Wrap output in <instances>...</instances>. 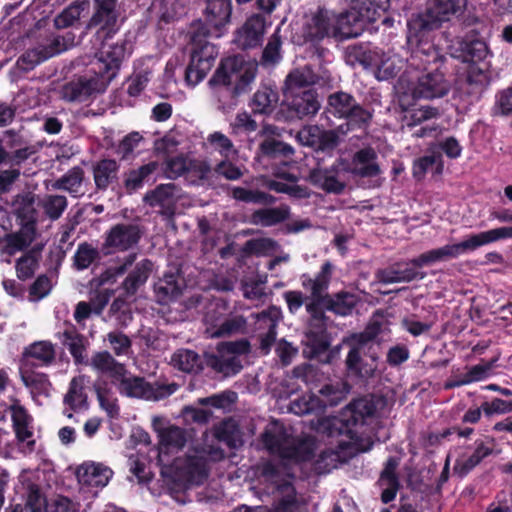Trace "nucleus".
<instances>
[{
    "instance_id": "1",
    "label": "nucleus",
    "mask_w": 512,
    "mask_h": 512,
    "mask_svg": "<svg viewBox=\"0 0 512 512\" xmlns=\"http://www.w3.org/2000/svg\"><path fill=\"white\" fill-rule=\"evenodd\" d=\"M381 400L373 396L359 398L347 405L339 417H326L319 421L317 429L329 436L346 435L349 442H338L340 448L352 445L360 451L372 446V424L375 422Z\"/></svg>"
},
{
    "instance_id": "2",
    "label": "nucleus",
    "mask_w": 512,
    "mask_h": 512,
    "mask_svg": "<svg viewBox=\"0 0 512 512\" xmlns=\"http://www.w3.org/2000/svg\"><path fill=\"white\" fill-rule=\"evenodd\" d=\"M467 0H429L425 12L413 16L408 21L407 44L411 47V65H418L425 56L426 63H436L440 59L439 50L425 39L427 33L438 29L442 23L459 17L465 10Z\"/></svg>"
},
{
    "instance_id": "3",
    "label": "nucleus",
    "mask_w": 512,
    "mask_h": 512,
    "mask_svg": "<svg viewBox=\"0 0 512 512\" xmlns=\"http://www.w3.org/2000/svg\"><path fill=\"white\" fill-rule=\"evenodd\" d=\"M411 57L407 59V69L400 76L395 87L397 94H409L411 99H434L445 96L450 89L449 83L443 74L438 71L442 55L436 63H426L425 56L418 65L410 64Z\"/></svg>"
},
{
    "instance_id": "4",
    "label": "nucleus",
    "mask_w": 512,
    "mask_h": 512,
    "mask_svg": "<svg viewBox=\"0 0 512 512\" xmlns=\"http://www.w3.org/2000/svg\"><path fill=\"white\" fill-rule=\"evenodd\" d=\"M389 6L390 0H352L350 9L333 12L332 37L344 40L360 36L366 25L376 21Z\"/></svg>"
},
{
    "instance_id": "5",
    "label": "nucleus",
    "mask_w": 512,
    "mask_h": 512,
    "mask_svg": "<svg viewBox=\"0 0 512 512\" xmlns=\"http://www.w3.org/2000/svg\"><path fill=\"white\" fill-rule=\"evenodd\" d=\"M263 442L272 454L294 462L309 460L316 448L313 437H295L289 429L276 421L266 429L263 434Z\"/></svg>"
},
{
    "instance_id": "6",
    "label": "nucleus",
    "mask_w": 512,
    "mask_h": 512,
    "mask_svg": "<svg viewBox=\"0 0 512 512\" xmlns=\"http://www.w3.org/2000/svg\"><path fill=\"white\" fill-rule=\"evenodd\" d=\"M377 331L368 328L365 332L352 335L343 340V344L349 348L346 357V366L350 373L360 378H370L374 375L378 356L371 352L375 343Z\"/></svg>"
},
{
    "instance_id": "7",
    "label": "nucleus",
    "mask_w": 512,
    "mask_h": 512,
    "mask_svg": "<svg viewBox=\"0 0 512 512\" xmlns=\"http://www.w3.org/2000/svg\"><path fill=\"white\" fill-rule=\"evenodd\" d=\"M257 72V64L246 61L242 56L224 59L209 80L211 86L223 85L233 93L241 94L250 88Z\"/></svg>"
},
{
    "instance_id": "8",
    "label": "nucleus",
    "mask_w": 512,
    "mask_h": 512,
    "mask_svg": "<svg viewBox=\"0 0 512 512\" xmlns=\"http://www.w3.org/2000/svg\"><path fill=\"white\" fill-rule=\"evenodd\" d=\"M75 36L71 32L64 35L47 34L41 36L36 44L27 49L18 59L20 69L29 71L49 58L58 55L74 45Z\"/></svg>"
},
{
    "instance_id": "9",
    "label": "nucleus",
    "mask_w": 512,
    "mask_h": 512,
    "mask_svg": "<svg viewBox=\"0 0 512 512\" xmlns=\"http://www.w3.org/2000/svg\"><path fill=\"white\" fill-rule=\"evenodd\" d=\"M224 456V451L219 446L210 445L205 446L200 455L176 458L172 464L175 478L179 481L199 482L207 475V461H220Z\"/></svg>"
},
{
    "instance_id": "10",
    "label": "nucleus",
    "mask_w": 512,
    "mask_h": 512,
    "mask_svg": "<svg viewBox=\"0 0 512 512\" xmlns=\"http://www.w3.org/2000/svg\"><path fill=\"white\" fill-rule=\"evenodd\" d=\"M119 392L127 397L142 398L145 400L158 401L164 399L174 392L178 386L175 383L167 385H151L143 378L133 376L125 368L114 381Z\"/></svg>"
},
{
    "instance_id": "11",
    "label": "nucleus",
    "mask_w": 512,
    "mask_h": 512,
    "mask_svg": "<svg viewBox=\"0 0 512 512\" xmlns=\"http://www.w3.org/2000/svg\"><path fill=\"white\" fill-rule=\"evenodd\" d=\"M249 351V343L245 340L225 342L218 345L217 354H205V364L217 373L232 376L242 369L240 355Z\"/></svg>"
},
{
    "instance_id": "12",
    "label": "nucleus",
    "mask_w": 512,
    "mask_h": 512,
    "mask_svg": "<svg viewBox=\"0 0 512 512\" xmlns=\"http://www.w3.org/2000/svg\"><path fill=\"white\" fill-rule=\"evenodd\" d=\"M512 238V226H503L477 234L469 235L459 243L447 244L433 250L428 256H456L475 251L477 248L502 240Z\"/></svg>"
},
{
    "instance_id": "13",
    "label": "nucleus",
    "mask_w": 512,
    "mask_h": 512,
    "mask_svg": "<svg viewBox=\"0 0 512 512\" xmlns=\"http://www.w3.org/2000/svg\"><path fill=\"white\" fill-rule=\"evenodd\" d=\"M333 11L326 8H318L304 15L297 31L298 42L316 45L325 38L332 37Z\"/></svg>"
},
{
    "instance_id": "14",
    "label": "nucleus",
    "mask_w": 512,
    "mask_h": 512,
    "mask_svg": "<svg viewBox=\"0 0 512 512\" xmlns=\"http://www.w3.org/2000/svg\"><path fill=\"white\" fill-rule=\"evenodd\" d=\"M327 111L339 118L348 120L353 127L366 126L372 114L357 103L355 98L346 92H335L328 97Z\"/></svg>"
},
{
    "instance_id": "15",
    "label": "nucleus",
    "mask_w": 512,
    "mask_h": 512,
    "mask_svg": "<svg viewBox=\"0 0 512 512\" xmlns=\"http://www.w3.org/2000/svg\"><path fill=\"white\" fill-rule=\"evenodd\" d=\"M110 81V76H105L103 73L98 75L94 71L93 75L86 74L64 84L60 95L62 99L69 102H83L94 94L104 92Z\"/></svg>"
},
{
    "instance_id": "16",
    "label": "nucleus",
    "mask_w": 512,
    "mask_h": 512,
    "mask_svg": "<svg viewBox=\"0 0 512 512\" xmlns=\"http://www.w3.org/2000/svg\"><path fill=\"white\" fill-rule=\"evenodd\" d=\"M217 56L218 49L215 45L207 41L195 42L190 63L186 68V82L192 86L201 82L213 67Z\"/></svg>"
},
{
    "instance_id": "17",
    "label": "nucleus",
    "mask_w": 512,
    "mask_h": 512,
    "mask_svg": "<svg viewBox=\"0 0 512 512\" xmlns=\"http://www.w3.org/2000/svg\"><path fill=\"white\" fill-rule=\"evenodd\" d=\"M116 0H101L91 17L88 28L95 31L98 41L111 39L120 29L118 13L115 9Z\"/></svg>"
},
{
    "instance_id": "18",
    "label": "nucleus",
    "mask_w": 512,
    "mask_h": 512,
    "mask_svg": "<svg viewBox=\"0 0 512 512\" xmlns=\"http://www.w3.org/2000/svg\"><path fill=\"white\" fill-rule=\"evenodd\" d=\"M262 476L265 481L273 484L277 490L285 493V498L278 502L272 512H300V508L294 499V489L290 483V473L288 471L283 472L277 465L269 462L263 466Z\"/></svg>"
},
{
    "instance_id": "19",
    "label": "nucleus",
    "mask_w": 512,
    "mask_h": 512,
    "mask_svg": "<svg viewBox=\"0 0 512 512\" xmlns=\"http://www.w3.org/2000/svg\"><path fill=\"white\" fill-rule=\"evenodd\" d=\"M128 42L122 40L113 44L102 42V46L98 53L97 61L93 64L94 71L98 75L103 73L105 76H110L111 80L115 76V71L119 69L121 62L127 55L130 54Z\"/></svg>"
},
{
    "instance_id": "20",
    "label": "nucleus",
    "mask_w": 512,
    "mask_h": 512,
    "mask_svg": "<svg viewBox=\"0 0 512 512\" xmlns=\"http://www.w3.org/2000/svg\"><path fill=\"white\" fill-rule=\"evenodd\" d=\"M181 195L182 190L177 185L173 183L160 184L145 194L144 201L151 207L159 208L162 215L172 216Z\"/></svg>"
},
{
    "instance_id": "21",
    "label": "nucleus",
    "mask_w": 512,
    "mask_h": 512,
    "mask_svg": "<svg viewBox=\"0 0 512 512\" xmlns=\"http://www.w3.org/2000/svg\"><path fill=\"white\" fill-rule=\"evenodd\" d=\"M140 239L138 226L132 224H117L106 234L104 248L107 254L124 252Z\"/></svg>"
},
{
    "instance_id": "22",
    "label": "nucleus",
    "mask_w": 512,
    "mask_h": 512,
    "mask_svg": "<svg viewBox=\"0 0 512 512\" xmlns=\"http://www.w3.org/2000/svg\"><path fill=\"white\" fill-rule=\"evenodd\" d=\"M232 0H206L204 11L205 22L209 27L208 34L219 38L231 19Z\"/></svg>"
},
{
    "instance_id": "23",
    "label": "nucleus",
    "mask_w": 512,
    "mask_h": 512,
    "mask_svg": "<svg viewBox=\"0 0 512 512\" xmlns=\"http://www.w3.org/2000/svg\"><path fill=\"white\" fill-rule=\"evenodd\" d=\"M186 440L185 430L174 425L168 426L165 432H162L159 437L158 462L165 467H170L174 474L175 470L172 468V465L169 464V456L181 450ZM171 464H173V462Z\"/></svg>"
},
{
    "instance_id": "24",
    "label": "nucleus",
    "mask_w": 512,
    "mask_h": 512,
    "mask_svg": "<svg viewBox=\"0 0 512 512\" xmlns=\"http://www.w3.org/2000/svg\"><path fill=\"white\" fill-rule=\"evenodd\" d=\"M436 258H419L409 261L404 268L401 265L379 272V279L385 283L409 282L418 277L423 278L420 267L432 263Z\"/></svg>"
},
{
    "instance_id": "25",
    "label": "nucleus",
    "mask_w": 512,
    "mask_h": 512,
    "mask_svg": "<svg viewBox=\"0 0 512 512\" xmlns=\"http://www.w3.org/2000/svg\"><path fill=\"white\" fill-rule=\"evenodd\" d=\"M256 329L260 331V348L267 354L276 338V326L281 318V310L275 306L256 314Z\"/></svg>"
},
{
    "instance_id": "26",
    "label": "nucleus",
    "mask_w": 512,
    "mask_h": 512,
    "mask_svg": "<svg viewBox=\"0 0 512 512\" xmlns=\"http://www.w3.org/2000/svg\"><path fill=\"white\" fill-rule=\"evenodd\" d=\"M36 239L35 221L28 219L19 232L0 238V253L13 255L26 249Z\"/></svg>"
},
{
    "instance_id": "27",
    "label": "nucleus",
    "mask_w": 512,
    "mask_h": 512,
    "mask_svg": "<svg viewBox=\"0 0 512 512\" xmlns=\"http://www.w3.org/2000/svg\"><path fill=\"white\" fill-rule=\"evenodd\" d=\"M399 105L403 110L402 123L403 126L412 128L421 125L425 121L437 119L440 116V111L436 107L429 105L410 108L411 102L409 94H398Z\"/></svg>"
},
{
    "instance_id": "28",
    "label": "nucleus",
    "mask_w": 512,
    "mask_h": 512,
    "mask_svg": "<svg viewBox=\"0 0 512 512\" xmlns=\"http://www.w3.org/2000/svg\"><path fill=\"white\" fill-rule=\"evenodd\" d=\"M76 474L82 485L103 488L112 478L113 471L102 463L85 462L78 467Z\"/></svg>"
},
{
    "instance_id": "29",
    "label": "nucleus",
    "mask_w": 512,
    "mask_h": 512,
    "mask_svg": "<svg viewBox=\"0 0 512 512\" xmlns=\"http://www.w3.org/2000/svg\"><path fill=\"white\" fill-rule=\"evenodd\" d=\"M264 30V18L260 15H253L238 30L235 42L243 49L256 47L262 42Z\"/></svg>"
},
{
    "instance_id": "30",
    "label": "nucleus",
    "mask_w": 512,
    "mask_h": 512,
    "mask_svg": "<svg viewBox=\"0 0 512 512\" xmlns=\"http://www.w3.org/2000/svg\"><path fill=\"white\" fill-rule=\"evenodd\" d=\"M297 139L304 146L320 150L332 148L337 141L334 132L322 130L318 126L303 127L297 133Z\"/></svg>"
},
{
    "instance_id": "31",
    "label": "nucleus",
    "mask_w": 512,
    "mask_h": 512,
    "mask_svg": "<svg viewBox=\"0 0 512 512\" xmlns=\"http://www.w3.org/2000/svg\"><path fill=\"white\" fill-rule=\"evenodd\" d=\"M373 65L376 68V78L378 80H388L397 75L403 68L404 60L394 51L373 53Z\"/></svg>"
},
{
    "instance_id": "32",
    "label": "nucleus",
    "mask_w": 512,
    "mask_h": 512,
    "mask_svg": "<svg viewBox=\"0 0 512 512\" xmlns=\"http://www.w3.org/2000/svg\"><path fill=\"white\" fill-rule=\"evenodd\" d=\"M289 93L292 96L289 108L295 113L296 117L313 116L319 111L321 104L315 91L309 89L300 93L296 91Z\"/></svg>"
},
{
    "instance_id": "33",
    "label": "nucleus",
    "mask_w": 512,
    "mask_h": 512,
    "mask_svg": "<svg viewBox=\"0 0 512 512\" xmlns=\"http://www.w3.org/2000/svg\"><path fill=\"white\" fill-rule=\"evenodd\" d=\"M56 337L63 346L67 347L76 363L84 361L86 350L85 338L73 325L66 324L63 331L57 332Z\"/></svg>"
},
{
    "instance_id": "34",
    "label": "nucleus",
    "mask_w": 512,
    "mask_h": 512,
    "mask_svg": "<svg viewBox=\"0 0 512 512\" xmlns=\"http://www.w3.org/2000/svg\"><path fill=\"white\" fill-rule=\"evenodd\" d=\"M205 322L208 325L207 333L210 337H224L240 332L246 324V320L242 316L226 319L219 323L211 312H207Z\"/></svg>"
},
{
    "instance_id": "35",
    "label": "nucleus",
    "mask_w": 512,
    "mask_h": 512,
    "mask_svg": "<svg viewBox=\"0 0 512 512\" xmlns=\"http://www.w3.org/2000/svg\"><path fill=\"white\" fill-rule=\"evenodd\" d=\"M377 154L372 148H364L355 153L352 165L353 173L361 177H373L380 173L376 163Z\"/></svg>"
},
{
    "instance_id": "36",
    "label": "nucleus",
    "mask_w": 512,
    "mask_h": 512,
    "mask_svg": "<svg viewBox=\"0 0 512 512\" xmlns=\"http://www.w3.org/2000/svg\"><path fill=\"white\" fill-rule=\"evenodd\" d=\"M309 179L315 186L328 192L340 193L344 185L337 178V169L317 167L310 172Z\"/></svg>"
},
{
    "instance_id": "37",
    "label": "nucleus",
    "mask_w": 512,
    "mask_h": 512,
    "mask_svg": "<svg viewBox=\"0 0 512 512\" xmlns=\"http://www.w3.org/2000/svg\"><path fill=\"white\" fill-rule=\"evenodd\" d=\"M32 359L36 360L41 366L50 365L55 359L54 345L49 341H38L31 344L23 354L22 364L27 362L29 367H31L32 363L30 360Z\"/></svg>"
},
{
    "instance_id": "38",
    "label": "nucleus",
    "mask_w": 512,
    "mask_h": 512,
    "mask_svg": "<svg viewBox=\"0 0 512 512\" xmlns=\"http://www.w3.org/2000/svg\"><path fill=\"white\" fill-rule=\"evenodd\" d=\"M278 100V92L275 89L261 86L253 95L250 106L255 114L268 115L274 111Z\"/></svg>"
},
{
    "instance_id": "39",
    "label": "nucleus",
    "mask_w": 512,
    "mask_h": 512,
    "mask_svg": "<svg viewBox=\"0 0 512 512\" xmlns=\"http://www.w3.org/2000/svg\"><path fill=\"white\" fill-rule=\"evenodd\" d=\"M397 466L398 461L394 458H389L381 473L379 485L382 489L381 499L384 503L392 501L399 488V482L395 474Z\"/></svg>"
},
{
    "instance_id": "40",
    "label": "nucleus",
    "mask_w": 512,
    "mask_h": 512,
    "mask_svg": "<svg viewBox=\"0 0 512 512\" xmlns=\"http://www.w3.org/2000/svg\"><path fill=\"white\" fill-rule=\"evenodd\" d=\"M20 375L23 384L30 389L33 395H48L51 383L44 373H38L31 370L28 363L22 364L20 367Z\"/></svg>"
},
{
    "instance_id": "41",
    "label": "nucleus",
    "mask_w": 512,
    "mask_h": 512,
    "mask_svg": "<svg viewBox=\"0 0 512 512\" xmlns=\"http://www.w3.org/2000/svg\"><path fill=\"white\" fill-rule=\"evenodd\" d=\"M182 281L179 277V271L175 273H166L155 284V292L160 302L166 303L181 294Z\"/></svg>"
},
{
    "instance_id": "42",
    "label": "nucleus",
    "mask_w": 512,
    "mask_h": 512,
    "mask_svg": "<svg viewBox=\"0 0 512 512\" xmlns=\"http://www.w3.org/2000/svg\"><path fill=\"white\" fill-rule=\"evenodd\" d=\"M90 366L97 372L108 375L112 382L121 376L125 366L114 359L107 351L97 352L90 359Z\"/></svg>"
},
{
    "instance_id": "43",
    "label": "nucleus",
    "mask_w": 512,
    "mask_h": 512,
    "mask_svg": "<svg viewBox=\"0 0 512 512\" xmlns=\"http://www.w3.org/2000/svg\"><path fill=\"white\" fill-rule=\"evenodd\" d=\"M152 262L148 259H143L135 268L129 273L123 282L124 294L127 297H132L138 288L142 286L148 279L152 271Z\"/></svg>"
},
{
    "instance_id": "44",
    "label": "nucleus",
    "mask_w": 512,
    "mask_h": 512,
    "mask_svg": "<svg viewBox=\"0 0 512 512\" xmlns=\"http://www.w3.org/2000/svg\"><path fill=\"white\" fill-rule=\"evenodd\" d=\"M87 382V377L84 375L74 377L71 380L69 389L64 396V403L71 410L77 411L87 408V394L85 392Z\"/></svg>"
},
{
    "instance_id": "45",
    "label": "nucleus",
    "mask_w": 512,
    "mask_h": 512,
    "mask_svg": "<svg viewBox=\"0 0 512 512\" xmlns=\"http://www.w3.org/2000/svg\"><path fill=\"white\" fill-rule=\"evenodd\" d=\"M289 216V207L281 205L273 208H262L254 211L250 222L254 225L269 227L283 222Z\"/></svg>"
},
{
    "instance_id": "46",
    "label": "nucleus",
    "mask_w": 512,
    "mask_h": 512,
    "mask_svg": "<svg viewBox=\"0 0 512 512\" xmlns=\"http://www.w3.org/2000/svg\"><path fill=\"white\" fill-rule=\"evenodd\" d=\"M119 164L114 159H102L93 166L95 185L99 189H106L117 177Z\"/></svg>"
},
{
    "instance_id": "47",
    "label": "nucleus",
    "mask_w": 512,
    "mask_h": 512,
    "mask_svg": "<svg viewBox=\"0 0 512 512\" xmlns=\"http://www.w3.org/2000/svg\"><path fill=\"white\" fill-rule=\"evenodd\" d=\"M475 444V450L470 456H462L455 463L454 470L461 476L466 475L492 452L491 447L482 441H476Z\"/></svg>"
},
{
    "instance_id": "48",
    "label": "nucleus",
    "mask_w": 512,
    "mask_h": 512,
    "mask_svg": "<svg viewBox=\"0 0 512 512\" xmlns=\"http://www.w3.org/2000/svg\"><path fill=\"white\" fill-rule=\"evenodd\" d=\"M172 365L186 373H198L203 369V360L192 350L180 349L171 358Z\"/></svg>"
},
{
    "instance_id": "49",
    "label": "nucleus",
    "mask_w": 512,
    "mask_h": 512,
    "mask_svg": "<svg viewBox=\"0 0 512 512\" xmlns=\"http://www.w3.org/2000/svg\"><path fill=\"white\" fill-rule=\"evenodd\" d=\"M205 146L208 152H217L224 159H233L237 155V149L232 141L218 131L207 136Z\"/></svg>"
},
{
    "instance_id": "50",
    "label": "nucleus",
    "mask_w": 512,
    "mask_h": 512,
    "mask_svg": "<svg viewBox=\"0 0 512 512\" xmlns=\"http://www.w3.org/2000/svg\"><path fill=\"white\" fill-rule=\"evenodd\" d=\"M84 171L80 167L70 169L64 176L56 181L55 187L69 192L74 197L84 195Z\"/></svg>"
},
{
    "instance_id": "51",
    "label": "nucleus",
    "mask_w": 512,
    "mask_h": 512,
    "mask_svg": "<svg viewBox=\"0 0 512 512\" xmlns=\"http://www.w3.org/2000/svg\"><path fill=\"white\" fill-rule=\"evenodd\" d=\"M325 81L324 77L318 76L310 67L305 66L292 71L286 79V86L289 92L296 91L299 88Z\"/></svg>"
},
{
    "instance_id": "52",
    "label": "nucleus",
    "mask_w": 512,
    "mask_h": 512,
    "mask_svg": "<svg viewBox=\"0 0 512 512\" xmlns=\"http://www.w3.org/2000/svg\"><path fill=\"white\" fill-rule=\"evenodd\" d=\"M90 2L88 0L76 1L64 9L55 19L54 24L58 29L73 25L80 19L82 14L88 11Z\"/></svg>"
},
{
    "instance_id": "53",
    "label": "nucleus",
    "mask_w": 512,
    "mask_h": 512,
    "mask_svg": "<svg viewBox=\"0 0 512 512\" xmlns=\"http://www.w3.org/2000/svg\"><path fill=\"white\" fill-rule=\"evenodd\" d=\"M289 409L296 415H306L322 412L324 410V404L321 402L319 396L305 394L293 400L289 405Z\"/></svg>"
},
{
    "instance_id": "54",
    "label": "nucleus",
    "mask_w": 512,
    "mask_h": 512,
    "mask_svg": "<svg viewBox=\"0 0 512 512\" xmlns=\"http://www.w3.org/2000/svg\"><path fill=\"white\" fill-rule=\"evenodd\" d=\"M231 195L235 200L246 203L272 204L275 201V198L270 194L238 186L231 189Z\"/></svg>"
},
{
    "instance_id": "55",
    "label": "nucleus",
    "mask_w": 512,
    "mask_h": 512,
    "mask_svg": "<svg viewBox=\"0 0 512 512\" xmlns=\"http://www.w3.org/2000/svg\"><path fill=\"white\" fill-rule=\"evenodd\" d=\"M277 249V243L269 238L251 239L243 247L246 254L255 256H271L277 253Z\"/></svg>"
},
{
    "instance_id": "56",
    "label": "nucleus",
    "mask_w": 512,
    "mask_h": 512,
    "mask_svg": "<svg viewBox=\"0 0 512 512\" xmlns=\"http://www.w3.org/2000/svg\"><path fill=\"white\" fill-rule=\"evenodd\" d=\"M330 273L331 265L329 262H326L315 279H309L308 282H304V286L311 290V294L314 298L319 299L324 296L328 287Z\"/></svg>"
},
{
    "instance_id": "57",
    "label": "nucleus",
    "mask_w": 512,
    "mask_h": 512,
    "mask_svg": "<svg viewBox=\"0 0 512 512\" xmlns=\"http://www.w3.org/2000/svg\"><path fill=\"white\" fill-rule=\"evenodd\" d=\"M190 158L178 155L175 157L167 158L164 162L163 173L168 179H177L180 176L187 174L189 168Z\"/></svg>"
},
{
    "instance_id": "58",
    "label": "nucleus",
    "mask_w": 512,
    "mask_h": 512,
    "mask_svg": "<svg viewBox=\"0 0 512 512\" xmlns=\"http://www.w3.org/2000/svg\"><path fill=\"white\" fill-rule=\"evenodd\" d=\"M295 177L290 176L289 182H281L277 180H269L266 186L277 193H285L295 198H305L308 196V192L305 188L295 183Z\"/></svg>"
},
{
    "instance_id": "59",
    "label": "nucleus",
    "mask_w": 512,
    "mask_h": 512,
    "mask_svg": "<svg viewBox=\"0 0 512 512\" xmlns=\"http://www.w3.org/2000/svg\"><path fill=\"white\" fill-rule=\"evenodd\" d=\"M94 388L101 408L110 417H116L119 414V406L111 390L98 382L94 384Z\"/></svg>"
},
{
    "instance_id": "60",
    "label": "nucleus",
    "mask_w": 512,
    "mask_h": 512,
    "mask_svg": "<svg viewBox=\"0 0 512 512\" xmlns=\"http://www.w3.org/2000/svg\"><path fill=\"white\" fill-rule=\"evenodd\" d=\"M488 54V48L482 40L464 41L462 43V57L466 62H478Z\"/></svg>"
},
{
    "instance_id": "61",
    "label": "nucleus",
    "mask_w": 512,
    "mask_h": 512,
    "mask_svg": "<svg viewBox=\"0 0 512 512\" xmlns=\"http://www.w3.org/2000/svg\"><path fill=\"white\" fill-rule=\"evenodd\" d=\"M211 166L205 160L190 159L186 179L193 184L207 180L211 174Z\"/></svg>"
},
{
    "instance_id": "62",
    "label": "nucleus",
    "mask_w": 512,
    "mask_h": 512,
    "mask_svg": "<svg viewBox=\"0 0 512 512\" xmlns=\"http://www.w3.org/2000/svg\"><path fill=\"white\" fill-rule=\"evenodd\" d=\"M42 208L52 220L58 219L67 207V199L61 195H47L41 201Z\"/></svg>"
},
{
    "instance_id": "63",
    "label": "nucleus",
    "mask_w": 512,
    "mask_h": 512,
    "mask_svg": "<svg viewBox=\"0 0 512 512\" xmlns=\"http://www.w3.org/2000/svg\"><path fill=\"white\" fill-rule=\"evenodd\" d=\"M126 298H128L126 295L125 297L119 296L110 306L111 315L115 317L118 325L122 327L128 326L133 318Z\"/></svg>"
},
{
    "instance_id": "64",
    "label": "nucleus",
    "mask_w": 512,
    "mask_h": 512,
    "mask_svg": "<svg viewBox=\"0 0 512 512\" xmlns=\"http://www.w3.org/2000/svg\"><path fill=\"white\" fill-rule=\"evenodd\" d=\"M26 506L30 512H45L47 501L36 484H28Z\"/></svg>"
}]
</instances>
